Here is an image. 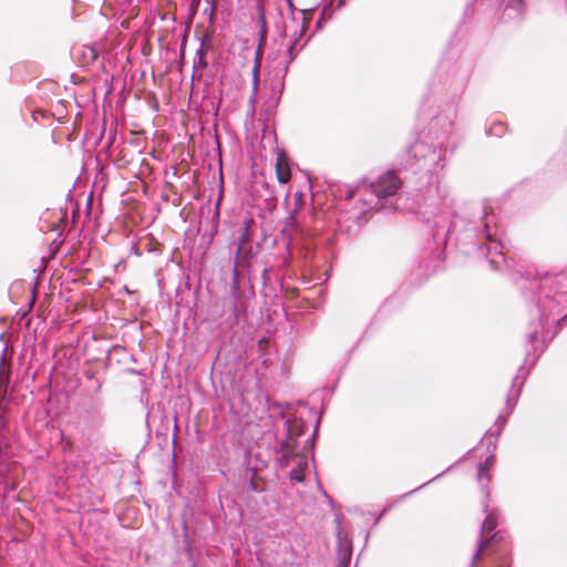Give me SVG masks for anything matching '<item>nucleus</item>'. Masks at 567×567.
I'll return each mask as SVG.
<instances>
[{"instance_id":"f257e3e1","label":"nucleus","mask_w":567,"mask_h":567,"mask_svg":"<svg viewBox=\"0 0 567 567\" xmlns=\"http://www.w3.org/2000/svg\"><path fill=\"white\" fill-rule=\"evenodd\" d=\"M498 524V517L495 512H491L486 515L481 533L477 549L473 555L471 567H475L481 556H488L489 563L487 567H509L511 560L507 553V547L497 546L503 542V534L496 532L493 536H488Z\"/></svg>"},{"instance_id":"f03ea898","label":"nucleus","mask_w":567,"mask_h":567,"mask_svg":"<svg viewBox=\"0 0 567 567\" xmlns=\"http://www.w3.org/2000/svg\"><path fill=\"white\" fill-rule=\"evenodd\" d=\"M473 229L474 231L478 233L477 236H481L488 241L485 247L481 246L480 250L482 254H485L491 268L493 270L501 269L502 265L506 262V259L504 252L501 250L502 246L496 239V215L492 210H488L486 207H484L482 216H480Z\"/></svg>"},{"instance_id":"7ed1b4c3","label":"nucleus","mask_w":567,"mask_h":567,"mask_svg":"<svg viewBox=\"0 0 567 567\" xmlns=\"http://www.w3.org/2000/svg\"><path fill=\"white\" fill-rule=\"evenodd\" d=\"M401 179L395 172L390 171L380 176L375 183H371L369 186H361L359 192L361 193L363 213L382 208V198L394 195L401 187Z\"/></svg>"},{"instance_id":"20e7f679","label":"nucleus","mask_w":567,"mask_h":567,"mask_svg":"<svg viewBox=\"0 0 567 567\" xmlns=\"http://www.w3.org/2000/svg\"><path fill=\"white\" fill-rule=\"evenodd\" d=\"M277 461L281 467H286L295 463L290 471V480L295 482L303 481V470L308 465L307 457L296 452V446L291 440H287L280 444L277 452Z\"/></svg>"},{"instance_id":"39448f33","label":"nucleus","mask_w":567,"mask_h":567,"mask_svg":"<svg viewBox=\"0 0 567 567\" xmlns=\"http://www.w3.org/2000/svg\"><path fill=\"white\" fill-rule=\"evenodd\" d=\"M526 377H523V379H525ZM523 383H524V380L519 381V377H515V379L513 380V386L507 395V400H506V409H507V414L504 416V415H499L496 421H495V427L496 430H489L487 432V434L489 435H494V436H498L506 423V420H507V416L512 413L515 404H516V401L520 394V389L523 386Z\"/></svg>"},{"instance_id":"423d86ee","label":"nucleus","mask_w":567,"mask_h":567,"mask_svg":"<svg viewBox=\"0 0 567 567\" xmlns=\"http://www.w3.org/2000/svg\"><path fill=\"white\" fill-rule=\"evenodd\" d=\"M229 309L231 312L230 324H238L246 318L247 305L244 300L236 279L230 285Z\"/></svg>"},{"instance_id":"0eeeda50","label":"nucleus","mask_w":567,"mask_h":567,"mask_svg":"<svg viewBox=\"0 0 567 567\" xmlns=\"http://www.w3.org/2000/svg\"><path fill=\"white\" fill-rule=\"evenodd\" d=\"M440 152L441 151L437 152L435 148H431L427 144L421 141L412 144L409 150V154L412 158H425L433 164H437L440 159Z\"/></svg>"},{"instance_id":"6e6552de","label":"nucleus","mask_w":567,"mask_h":567,"mask_svg":"<svg viewBox=\"0 0 567 567\" xmlns=\"http://www.w3.org/2000/svg\"><path fill=\"white\" fill-rule=\"evenodd\" d=\"M493 460H494V456H489L486 458V461L484 463H481L478 465L477 480H478V482L482 486L483 493H484L483 511L485 513H487V509H488L487 498H488L489 493L487 489V484L491 481V475L488 474V470L493 465Z\"/></svg>"},{"instance_id":"1a4fd4ad","label":"nucleus","mask_w":567,"mask_h":567,"mask_svg":"<svg viewBox=\"0 0 567 567\" xmlns=\"http://www.w3.org/2000/svg\"><path fill=\"white\" fill-rule=\"evenodd\" d=\"M210 44L206 40H202L199 48L196 50V58L193 63V78L200 76V71L207 66L206 54Z\"/></svg>"},{"instance_id":"9d476101","label":"nucleus","mask_w":567,"mask_h":567,"mask_svg":"<svg viewBox=\"0 0 567 567\" xmlns=\"http://www.w3.org/2000/svg\"><path fill=\"white\" fill-rule=\"evenodd\" d=\"M548 320L549 317L544 312H540L537 321L532 322V331L527 336V342L533 347L535 351L537 350L535 343L538 340L539 332L543 330L544 324L548 322Z\"/></svg>"},{"instance_id":"9b49d317","label":"nucleus","mask_w":567,"mask_h":567,"mask_svg":"<svg viewBox=\"0 0 567 567\" xmlns=\"http://www.w3.org/2000/svg\"><path fill=\"white\" fill-rule=\"evenodd\" d=\"M254 224V220L251 218H245L243 230L238 237V243L235 251V258L238 259L245 249V245L250 240V230L251 226Z\"/></svg>"},{"instance_id":"f8f14e48","label":"nucleus","mask_w":567,"mask_h":567,"mask_svg":"<svg viewBox=\"0 0 567 567\" xmlns=\"http://www.w3.org/2000/svg\"><path fill=\"white\" fill-rule=\"evenodd\" d=\"M333 2L334 0H330L328 3H326L321 10V13H320V17L316 23V27L317 29H321L323 27V24L329 21L331 18H332V14H333V10H332V6H333ZM344 6V0H338V4H337V8H342Z\"/></svg>"},{"instance_id":"ddd939ff","label":"nucleus","mask_w":567,"mask_h":567,"mask_svg":"<svg viewBox=\"0 0 567 567\" xmlns=\"http://www.w3.org/2000/svg\"><path fill=\"white\" fill-rule=\"evenodd\" d=\"M276 174L279 183L281 184L288 183L291 177L289 166L286 163H284L280 158L278 159L276 165Z\"/></svg>"},{"instance_id":"4468645a","label":"nucleus","mask_w":567,"mask_h":567,"mask_svg":"<svg viewBox=\"0 0 567 567\" xmlns=\"http://www.w3.org/2000/svg\"><path fill=\"white\" fill-rule=\"evenodd\" d=\"M246 478H248V487L252 492H261L262 488L259 486L257 474L255 471L247 470Z\"/></svg>"},{"instance_id":"2eb2a0df","label":"nucleus","mask_w":567,"mask_h":567,"mask_svg":"<svg viewBox=\"0 0 567 567\" xmlns=\"http://www.w3.org/2000/svg\"><path fill=\"white\" fill-rule=\"evenodd\" d=\"M147 243H144V247H147L148 252L158 254L161 251V245L154 237L147 238Z\"/></svg>"},{"instance_id":"dca6fc26","label":"nucleus","mask_w":567,"mask_h":567,"mask_svg":"<svg viewBox=\"0 0 567 567\" xmlns=\"http://www.w3.org/2000/svg\"><path fill=\"white\" fill-rule=\"evenodd\" d=\"M504 132H505V124L502 122H496L491 126L488 134L502 136L504 134Z\"/></svg>"},{"instance_id":"f3484780","label":"nucleus","mask_w":567,"mask_h":567,"mask_svg":"<svg viewBox=\"0 0 567 567\" xmlns=\"http://www.w3.org/2000/svg\"><path fill=\"white\" fill-rule=\"evenodd\" d=\"M295 47H296V43H292L289 49H288V52H289V61L287 62V65L285 66V73L288 72V63L292 62L293 59L296 58V54H295Z\"/></svg>"},{"instance_id":"a211bd4d","label":"nucleus","mask_w":567,"mask_h":567,"mask_svg":"<svg viewBox=\"0 0 567 567\" xmlns=\"http://www.w3.org/2000/svg\"><path fill=\"white\" fill-rule=\"evenodd\" d=\"M522 6V0H507V8H513L519 10Z\"/></svg>"},{"instance_id":"6ab92c4d","label":"nucleus","mask_w":567,"mask_h":567,"mask_svg":"<svg viewBox=\"0 0 567 567\" xmlns=\"http://www.w3.org/2000/svg\"><path fill=\"white\" fill-rule=\"evenodd\" d=\"M258 89V70L257 66L254 69V81H252V90L256 92Z\"/></svg>"},{"instance_id":"aec40b11","label":"nucleus","mask_w":567,"mask_h":567,"mask_svg":"<svg viewBox=\"0 0 567 567\" xmlns=\"http://www.w3.org/2000/svg\"><path fill=\"white\" fill-rule=\"evenodd\" d=\"M90 59L95 60L97 58V53L94 49L89 48Z\"/></svg>"},{"instance_id":"412c9836","label":"nucleus","mask_w":567,"mask_h":567,"mask_svg":"<svg viewBox=\"0 0 567 567\" xmlns=\"http://www.w3.org/2000/svg\"><path fill=\"white\" fill-rule=\"evenodd\" d=\"M354 193H355L354 190H349V192L347 193L346 198H347V199H351V198L354 196Z\"/></svg>"},{"instance_id":"4be33fe9","label":"nucleus","mask_w":567,"mask_h":567,"mask_svg":"<svg viewBox=\"0 0 567 567\" xmlns=\"http://www.w3.org/2000/svg\"><path fill=\"white\" fill-rule=\"evenodd\" d=\"M262 278H264L265 280H267V279H268V270H267V269H265V270L262 271Z\"/></svg>"},{"instance_id":"5701e85b","label":"nucleus","mask_w":567,"mask_h":567,"mask_svg":"<svg viewBox=\"0 0 567 567\" xmlns=\"http://www.w3.org/2000/svg\"><path fill=\"white\" fill-rule=\"evenodd\" d=\"M132 248L134 249L135 255H137V256H138V255H140V252H138V249H137V245H136V244H134Z\"/></svg>"},{"instance_id":"b1692460","label":"nucleus","mask_w":567,"mask_h":567,"mask_svg":"<svg viewBox=\"0 0 567 567\" xmlns=\"http://www.w3.org/2000/svg\"><path fill=\"white\" fill-rule=\"evenodd\" d=\"M338 567H348V563H346V561H341V563L338 565Z\"/></svg>"}]
</instances>
